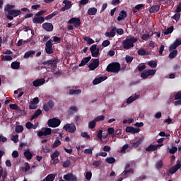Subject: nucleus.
<instances>
[{
	"label": "nucleus",
	"mask_w": 181,
	"mask_h": 181,
	"mask_svg": "<svg viewBox=\"0 0 181 181\" xmlns=\"http://www.w3.org/2000/svg\"><path fill=\"white\" fill-rule=\"evenodd\" d=\"M90 60H91V57H87L86 58H83L79 64V67H81L82 66H86V63L89 62Z\"/></svg>",
	"instance_id": "nucleus-27"
},
{
	"label": "nucleus",
	"mask_w": 181,
	"mask_h": 181,
	"mask_svg": "<svg viewBox=\"0 0 181 181\" xmlns=\"http://www.w3.org/2000/svg\"><path fill=\"white\" fill-rule=\"evenodd\" d=\"M163 144H156V145H150L146 148V152H153V151H156L159 146H163Z\"/></svg>",
	"instance_id": "nucleus-17"
},
{
	"label": "nucleus",
	"mask_w": 181,
	"mask_h": 181,
	"mask_svg": "<svg viewBox=\"0 0 181 181\" xmlns=\"http://www.w3.org/2000/svg\"><path fill=\"white\" fill-rule=\"evenodd\" d=\"M70 165H71V160H67L66 161L62 162V166L64 168H69Z\"/></svg>",
	"instance_id": "nucleus-40"
},
{
	"label": "nucleus",
	"mask_w": 181,
	"mask_h": 181,
	"mask_svg": "<svg viewBox=\"0 0 181 181\" xmlns=\"http://www.w3.org/2000/svg\"><path fill=\"white\" fill-rule=\"evenodd\" d=\"M101 164H102L101 160H97V161L93 162V166L95 168H98Z\"/></svg>",
	"instance_id": "nucleus-57"
},
{
	"label": "nucleus",
	"mask_w": 181,
	"mask_h": 181,
	"mask_svg": "<svg viewBox=\"0 0 181 181\" xmlns=\"http://www.w3.org/2000/svg\"><path fill=\"white\" fill-rule=\"evenodd\" d=\"M87 13L90 16H92L93 15H96L97 14V8H94V7L90 8H88Z\"/></svg>",
	"instance_id": "nucleus-28"
},
{
	"label": "nucleus",
	"mask_w": 181,
	"mask_h": 181,
	"mask_svg": "<svg viewBox=\"0 0 181 181\" xmlns=\"http://www.w3.org/2000/svg\"><path fill=\"white\" fill-rule=\"evenodd\" d=\"M181 45V40L177 38L173 45L169 47V52H172V50H175L176 48L179 47Z\"/></svg>",
	"instance_id": "nucleus-13"
},
{
	"label": "nucleus",
	"mask_w": 181,
	"mask_h": 181,
	"mask_svg": "<svg viewBox=\"0 0 181 181\" xmlns=\"http://www.w3.org/2000/svg\"><path fill=\"white\" fill-rule=\"evenodd\" d=\"M128 148H129V146L128 144H124L122 148L119 150V153H125V152H127V149H128Z\"/></svg>",
	"instance_id": "nucleus-36"
},
{
	"label": "nucleus",
	"mask_w": 181,
	"mask_h": 181,
	"mask_svg": "<svg viewBox=\"0 0 181 181\" xmlns=\"http://www.w3.org/2000/svg\"><path fill=\"white\" fill-rule=\"evenodd\" d=\"M168 151L170 153L174 155V153H176V152H177V147L173 146L171 148H168Z\"/></svg>",
	"instance_id": "nucleus-35"
},
{
	"label": "nucleus",
	"mask_w": 181,
	"mask_h": 181,
	"mask_svg": "<svg viewBox=\"0 0 181 181\" xmlns=\"http://www.w3.org/2000/svg\"><path fill=\"white\" fill-rule=\"evenodd\" d=\"M81 90H80V89H78V90H71L69 91V94L71 95H76V94H81Z\"/></svg>",
	"instance_id": "nucleus-43"
},
{
	"label": "nucleus",
	"mask_w": 181,
	"mask_h": 181,
	"mask_svg": "<svg viewBox=\"0 0 181 181\" xmlns=\"http://www.w3.org/2000/svg\"><path fill=\"white\" fill-rule=\"evenodd\" d=\"M64 129L67 131V132H70V134H74L76 132V126L73 124H66L64 126Z\"/></svg>",
	"instance_id": "nucleus-10"
},
{
	"label": "nucleus",
	"mask_w": 181,
	"mask_h": 181,
	"mask_svg": "<svg viewBox=\"0 0 181 181\" xmlns=\"http://www.w3.org/2000/svg\"><path fill=\"white\" fill-rule=\"evenodd\" d=\"M59 145H62V141L59 140V138H57L54 142V144L52 145V148H57V146H59Z\"/></svg>",
	"instance_id": "nucleus-42"
},
{
	"label": "nucleus",
	"mask_w": 181,
	"mask_h": 181,
	"mask_svg": "<svg viewBox=\"0 0 181 181\" xmlns=\"http://www.w3.org/2000/svg\"><path fill=\"white\" fill-rule=\"evenodd\" d=\"M49 40H52V43H53V42H55L57 43H60V37H56V36L52 37V39Z\"/></svg>",
	"instance_id": "nucleus-60"
},
{
	"label": "nucleus",
	"mask_w": 181,
	"mask_h": 181,
	"mask_svg": "<svg viewBox=\"0 0 181 181\" xmlns=\"http://www.w3.org/2000/svg\"><path fill=\"white\" fill-rule=\"evenodd\" d=\"M33 23H43V22H45V18L40 16V17H35L33 19Z\"/></svg>",
	"instance_id": "nucleus-23"
},
{
	"label": "nucleus",
	"mask_w": 181,
	"mask_h": 181,
	"mask_svg": "<svg viewBox=\"0 0 181 181\" xmlns=\"http://www.w3.org/2000/svg\"><path fill=\"white\" fill-rule=\"evenodd\" d=\"M125 60H126L127 63H131L132 62V60H134V57L127 55L125 57Z\"/></svg>",
	"instance_id": "nucleus-62"
},
{
	"label": "nucleus",
	"mask_w": 181,
	"mask_h": 181,
	"mask_svg": "<svg viewBox=\"0 0 181 181\" xmlns=\"http://www.w3.org/2000/svg\"><path fill=\"white\" fill-rule=\"evenodd\" d=\"M12 59V56L11 55H4L1 57L2 62H11Z\"/></svg>",
	"instance_id": "nucleus-32"
},
{
	"label": "nucleus",
	"mask_w": 181,
	"mask_h": 181,
	"mask_svg": "<svg viewBox=\"0 0 181 181\" xmlns=\"http://www.w3.org/2000/svg\"><path fill=\"white\" fill-rule=\"evenodd\" d=\"M144 142V137L139 138L136 142L132 144V148H138L139 145H141Z\"/></svg>",
	"instance_id": "nucleus-29"
},
{
	"label": "nucleus",
	"mask_w": 181,
	"mask_h": 181,
	"mask_svg": "<svg viewBox=\"0 0 181 181\" xmlns=\"http://www.w3.org/2000/svg\"><path fill=\"white\" fill-rule=\"evenodd\" d=\"M139 128H135L133 127H126V132H129L130 134H138L139 132Z\"/></svg>",
	"instance_id": "nucleus-19"
},
{
	"label": "nucleus",
	"mask_w": 181,
	"mask_h": 181,
	"mask_svg": "<svg viewBox=\"0 0 181 181\" xmlns=\"http://www.w3.org/2000/svg\"><path fill=\"white\" fill-rule=\"evenodd\" d=\"M163 163L162 160H159L158 162H157L156 165V169H160L163 168Z\"/></svg>",
	"instance_id": "nucleus-56"
},
{
	"label": "nucleus",
	"mask_w": 181,
	"mask_h": 181,
	"mask_svg": "<svg viewBox=\"0 0 181 181\" xmlns=\"http://www.w3.org/2000/svg\"><path fill=\"white\" fill-rule=\"evenodd\" d=\"M29 108L30 110H36V108H37V105H36V103H34L33 102H30L29 103Z\"/></svg>",
	"instance_id": "nucleus-47"
},
{
	"label": "nucleus",
	"mask_w": 181,
	"mask_h": 181,
	"mask_svg": "<svg viewBox=\"0 0 181 181\" xmlns=\"http://www.w3.org/2000/svg\"><path fill=\"white\" fill-rule=\"evenodd\" d=\"M177 55V50L175 49L170 53L169 57L170 59H175V57H176Z\"/></svg>",
	"instance_id": "nucleus-41"
},
{
	"label": "nucleus",
	"mask_w": 181,
	"mask_h": 181,
	"mask_svg": "<svg viewBox=\"0 0 181 181\" xmlns=\"http://www.w3.org/2000/svg\"><path fill=\"white\" fill-rule=\"evenodd\" d=\"M136 42H138V38H136V37L127 38L122 42L123 47L126 50H129V49L134 47V43H136Z\"/></svg>",
	"instance_id": "nucleus-2"
},
{
	"label": "nucleus",
	"mask_w": 181,
	"mask_h": 181,
	"mask_svg": "<svg viewBox=\"0 0 181 181\" xmlns=\"http://www.w3.org/2000/svg\"><path fill=\"white\" fill-rule=\"evenodd\" d=\"M116 31H117V28L112 27L111 30L110 32H106L105 35V36H107V37H114V36H115Z\"/></svg>",
	"instance_id": "nucleus-21"
},
{
	"label": "nucleus",
	"mask_w": 181,
	"mask_h": 181,
	"mask_svg": "<svg viewBox=\"0 0 181 181\" xmlns=\"http://www.w3.org/2000/svg\"><path fill=\"white\" fill-rule=\"evenodd\" d=\"M90 50L92 53L93 57H98V56H100V49L97 48L96 45H93L90 47Z\"/></svg>",
	"instance_id": "nucleus-11"
},
{
	"label": "nucleus",
	"mask_w": 181,
	"mask_h": 181,
	"mask_svg": "<svg viewBox=\"0 0 181 181\" xmlns=\"http://www.w3.org/2000/svg\"><path fill=\"white\" fill-rule=\"evenodd\" d=\"M21 67V63L18 62H14L11 63V69L13 70H18Z\"/></svg>",
	"instance_id": "nucleus-31"
},
{
	"label": "nucleus",
	"mask_w": 181,
	"mask_h": 181,
	"mask_svg": "<svg viewBox=\"0 0 181 181\" xmlns=\"http://www.w3.org/2000/svg\"><path fill=\"white\" fill-rule=\"evenodd\" d=\"M92 177H93V173H91V171L86 172L85 177L87 180H90Z\"/></svg>",
	"instance_id": "nucleus-49"
},
{
	"label": "nucleus",
	"mask_w": 181,
	"mask_h": 181,
	"mask_svg": "<svg viewBox=\"0 0 181 181\" xmlns=\"http://www.w3.org/2000/svg\"><path fill=\"white\" fill-rule=\"evenodd\" d=\"M129 173H134V170H133V168H130L129 170L125 169V170L123 171L122 175H123L124 177H127V175H128Z\"/></svg>",
	"instance_id": "nucleus-37"
},
{
	"label": "nucleus",
	"mask_w": 181,
	"mask_h": 181,
	"mask_svg": "<svg viewBox=\"0 0 181 181\" xmlns=\"http://www.w3.org/2000/svg\"><path fill=\"white\" fill-rule=\"evenodd\" d=\"M52 134V129L50 128H42L38 132V136H48V135Z\"/></svg>",
	"instance_id": "nucleus-7"
},
{
	"label": "nucleus",
	"mask_w": 181,
	"mask_h": 181,
	"mask_svg": "<svg viewBox=\"0 0 181 181\" xmlns=\"http://www.w3.org/2000/svg\"><path fill=\"white\" fill-rule=\"evenodd\" d=\"M90 1V0H81L79 1V7L81 8L84 5H87V4Z\"/></svg>",
	"instance_id": "nucleus-51"
},
{
	"label": "nucleus",
	"mask_w": 181,
	"mask_h": 181,
	"mask_svg": "<svg viewBox=\"0 0 181 181\" xmlns=\"http://www.w3.org/2000/svg\"><path fill=\"white\" fill-rule=\"evenodd\" d=\"M46 83V80L45 78L36 79L33 82V85L34 87H40V86H43Z\"/></svg>",
	"instance_id": "nucleus-16"
},
{
	"label": "nucleus",
	"mask_w": 181,
	"mask_h": 181,
	"mask_svg": "<svg viewBox=\"0 0 181 181\" xmlns=\"http://www.w3.org/2000/svg\"><path fill=\"white\" fill-rule=\"evenodd\" d=\"M174 105H181V90L178 91L175 95Z\"/></svg>",
	"instance_id": "nucleus-14"
},
{
	"label": "nucleus",
	"mask_w": 181,
	"mask_h": 181,
	"mask_svg": "<svg viewBox=\"0 0 181 181\" xmlns=\"http://www.w3.org/2000/svg\"><path fill=\"white\" fill-rule=\"evenodd\" d=\"M159 9H160V6H159V5H156L151 7L149 12L150 13H156V12L159 11Z\"/></svg>",
	"instance_id": "nucleus-24"
},
{
	"label": "nucleus",
	"mask_w": 181,
	"mask_h": 181,
	"mask_svg": "<svg viewBox=\"0 0 181 181\" xmlns=\"http://www.w3.org/2000/svg\"><path fill=\"white\" fill-rule=\"evenodd\" d=\"M24 156L26 158V159H32L33 153L30 152V150L27 149L24 151Z\"/></svg>",
	"instance_id": "nucleus-26"
},
{
	"label": "nucleus",
	"mask_w": 181,
	"mask_h": 181,
	"mask_svg": "<svg viewBox=\"0 0 181 181\" xmlns=\"http://www.w3.org/2000/svg\"><path fill=\"white\" fill-rule=\"evenodd\" d=\"M63 4L65 6L61 8L62 12H64L65 11L70 9L71 8V6H73L71 1H70L69 0H64Z\"/></svg>",
	"instance_id": "nucleus-12"
},
{
	"label": "nucleus",
	"mask_w": 181,
	"mask_h": 181,
	"mask_svg": "<svg viewBox=\"0 0 181 181\" xmlns=\"http://www.w3.org/2000/svg\"><path fill=\"white\" fill-rule=\"evenodd\" d=\"M148 64L152 69H155V67H156V66H158V64L156 63V61H150V62H148Z\"/></svg>",
	"instance_id": "nucleus-44"
},
{
	"label": "nucleus",
	"mask_w": 181,
	"mask_h": 181,
	"mask_svg": "<svg viewBox=\"0 0 181 181\" xmlns=\"http://www.w3.org/2000/svg\"><path fill=\"white\" fill-rule=\"evenodd\" d=\"M153 35V33H151V34H144L141 36V39L143 40H148L149 39V37H151V36H152Z\"/></svg>",
	"instance_id": "nucleus-48"
},
{
	"label": "nucleus",
	"mask_w": 181,
	"mask_h": 181,
	"mask_svg": "<svg viewBox=\"0 0 181 181\" xmlns=\"http://www.w3.org/2000/svg\"><path fill=\"white\" fill-rule=\"evenodd\" d=\"M83 153H85V155H93V149L91 148L85 149L83 151Z\"/></svg>",
	"instance_id": "nucleus-59"
},
{
	"label": "nucleus",
	"mask_w": 181,
	"mask_h": 181,
	"mask_svg": "<svg viewBox=\"0 0 181 181\" xmlns=\"http://www.w3.org/2000/svg\"><path fill=\"white\" fill-rule=\"evenodd\" d=\"M48 64L51 66L52 69H55L57 67V64H56V61H48L47 62Z\"/></svg>",
	"instance_id": "nucleus-46"
},
{
	"label": "nucleus",
	"mask_w": 181,
	"mask_h": 181,
	"mask_svg": "<svg viewBox=\"0 0 181 181\" xmlns=\"http://www.w3.org/2000/svg\"><path fill=\"white\" fill-rule=\"evenodd\" d=\"M11 139V141H13V142L16 144L19 141V136H18V135L12 136Z\"/></svg>",
	"instance_id": "nucleus-53"
},
{
	"label": "nucleus",
	"mask_w": 181,
	"mask_h": 181,
	"mask_svg": "<svg viewBox=\"0 0 181 181\" xmlns=\"http://www.w3.org/2000/svg\"><path fill=\"white\" fill-rule=\"evenodd\" d=\"M180 168H181V163H180V161L177 160L176 165L175 166L171 167V168H169L168 173L170 175H174Z\"/></svg>",
	"instance_id": "nucleus-5"
},
{
	"label": "nucleus",
	"mask_w": 181,
	"mask_h": 181,
	"mask_svg": "<svg viewBox=\"0 0 181 181\" xmlns=\"http://www.w3.org/2000/svg\"><path fill=\"white\" fill-rule=\"evenodd\" d=\"M137 53L139 56H145V54H146V51L144 49H140L138 50Z\"/></svg>",
	"instance_id": "nucleus-55"
},
{
	"label": "nucleus",
	"mask_w": 181,
	"mask_h": 181,
	"mask_svg": "<svg viewBox=\"0 0 181 181\" xmlns=\"http://www.w3.org/2000/svg\"><path fill=\"white\" fill-rule=\"evenodd\" d=\"M48 127L51 128H57V127H59L60 124H62V121H60L59 119L57 118H52L48 120Z\"/></svg>",
	"instance_id": "nucleus-4"
},
{
	"label": "nucleus",
	"mask_w": 181,
	"mask_h": 181,
	"mask_svg": "<svg viewBox=\"0 0 181 181\" xmlns=\"http://www.w3.org/2000/svg\"><path fill=\"white\" fill-rule=\"evenodd\" d=\"M42 114V110H37L35 114L32 116L31 119H35V118H37V117H39V115H40Z\"/></svg>",
	"instance_id": "nucleus-39"
},
{
	"label": "nucleus",
	"mask_w": 181,
	"mask_h": 181,
	"mask_svg": "<svg viewBox=\"0 0 181 181\" xmlns=\"http://www.w3.org/2000/svg\"><path fill=\"white\" fill-rule=\"evenodd\" d=\"M73 175V174H68V175H64V179L66 181H70L71 180V177Z\"/></svg>",
	"instance_id": "nucleus-63"
},
{
	"label": "nucleus",
	"mask_w": 181,
	"mask_h": 181,
	"mask_svg": "<svg viewBox=\"0 0 181 181\" xmlns=\"http://www.w3.org/2000/svg\"><path fill=\"white\" fill-rule=\"evenodd\" d=\"M102 45L103 46V47H107V46H110V41L108 40L103 41Z\"/></svg>",
	"instance_id": "nucleus-64"
},
{
	"label": "nucleus",
	"mask_w": 181,
	"mask_h": 181,
	"mask_svg": "<svg viewBox=\"0 0 181 181\" xmlns=\"http://www.w3.org/2000/svg\"><path fill=\"white\" fill-rule=\"evenodd\" d=\"M156 74V70L148 69L141 74V78H148L150 76H155Z\"/></svg>",
	"instance_id": "nucleus-8"
},
{
	"label": "nucleus",
	"mask_w": 181,
	"mask_h": 181,
	"mask_svg": "<svg viewBox=\"0 0 181 181\" xmlns=\"http://www.w3.org/2000/svg\"><path fill=\"white\" fill-rule=\"evenodd\" d=\"M88 127L90 129H93V128H95V120H93V121L90 122L88 124Z\"/></svg>",
	"instance_id": "nucleus-58"
},
{
	"label": "nucleus",
	"mask_w": 181,
	"mask_h": 181,
	"mask_svg": "<svg viewBox=\"0 0 181 181\" xmlns=\"http://www.w3.org/2000/svg\"><path fill=\"white\" fill-rule=\"evenodd\" d=\"M23 170L25 172H28V170H30V167L29 166L28 163H25V167H23Z\"/></svg>",
	"instance_id": "nucleus-61"
},
{
	"label": "nucleus",
	"mask_w": 181,
	"mask_h": 181,
	"mask_svg": "<svg viewBox=\"0 0 181 181\" xmlns=\"http://www.w3.org/2000/svg\"><path fill=\"white\" fill-rule=\"evenodd\" d=\"M54 107V102L52 100H49L47 104L44 105L45 111H49L50 109Z\"/></svg>",
	"instance_id": "nucleus-20"
},
{
	"label": "nucleus",
	"mask_w": 181,
	"mask_h": 181,
	"mask_svg": "<svg viewBox=\"0 0 181 181\" xmlns=\"http://www.w3.org/2000/svg\"><path fill=\"white\" fill-rule=\"evenodd\" d=\"M127 17V13L125 11H122L119 14V16L117 18V21H124Z\"/></svg>",
	"instance_id": "nucleus-25"
},
{
	"label": "nucleus",
	"mask_w": 181,
	"mask_h": 181,
	"mask_svg": "<svg viewBox=\"0 0 181 181\" xmlns=\"http://www.w3.org/2000/svg\"><path fill=\"white\" fill-rule=\"evenodd\" d=\"M9 107L11 110H15L16 111L19 110V106H18L16 104H10Z\"/></svg>",
	"instance_id": "nucleus-52"
},
{
	"label": "nucleus",
	"mask_w": 181,
	"mask_h": 181,
	"mask_svg": "<svg viewBox=\"0 0 181 181\" xmlns=\"http://www.w3.org/2000/svg\"><path fill=\"white\" fill-rule=\"evenodd\" d=\"M54 179H55V175H54V174L48 175L45 177L46 181H54Z\"/></svg>",
	"instance_id": "nucleus-38"
},
{
	"label": "nucleus",
	"mask_w": 181,
	"mask_h": 181,
	"mask_svg": "<svg viewBox=\"0 0 181 181\" xmlns=\"http://www.w3.org/2000/svg\"><path fill=\"white\" fill-rule=\"evenodd\" d=\"M68 23L74 25V28H78V27H80V25H81V21L78 18H72L69 21Z\"/></svg>",
	"instance_id": "nucleus-9"
},
{
	"label": "nucleus",
	"mask_w": 181,
	"mask_h": 181,
	"mask_svg": "<svg viewBox=\"0 0 181 181\" xmlns=\"http://www.w3.org/2000/svg\"><path fill=\"white\" fill-rule=\"evenodd\" d=\"M13 8H15V5L7 4L5 6L4 11L5 12H8L6 18L7 19H9V21H13V17L16 18V16H19V15L22 13L21 10H16L13 9Z\"/></svg>",
	"instance_id": "nucleus-1"
},
{
	"label": "nucleus",
	"mask_w": 181,
	"mask_h": 181,
	"mask_svg": "<svg viewBox=\"0 0 181 181\" xmlns=\"http://www.w3.org/2000/svg\"><path fill=\"white\" fill-rule=\"evenodd\" d=\"M42 28L45 30H47V32H52L53 30V24L50 23H45L42 24Z\"/></svg>",
	"instance_id": "nucleus-18"
},
{
	"label": "nucleus",
	"mask_w": 181,
	"mask_h": 181,
	"mask_svg": "<svg viewBox=\"0 0 181 181\" xmlns=\"http://www.w3.org/2000/svg\"><path fill=\"white\" fill-rule=\"evenodd\" d=\"M100 66V60L98 59H93V62L88 65L90 70H95V69Z\"/></svg>",
	"instance_id": "nucleus-15"
},
{
	"label": "nucleus",
	"mask_w": 181,
	"mask_h": 181,
	"mask_svg": "<svg viewBox=\"0 0 181 181\" xmlns=\"http://www.w3.org/2000/svg\"><path fill=\"white\" fill-rule=\"evenodd\" d=\"M109 73H118L121 70V65L118 62L110 64L107 69Z\"/></svg>",
	"instance_id": "nucleus-3"
},
{
	"label": "nucleus",
	"mask_w": 181,
	"mask_h": 181,
	"mask_svg": "<svg viewBox=\"0 0 181 181\" xmlns=\"http://www.w3.org/2000/svg\"><path fill=\"white\" fill-rule=\"evenodd\" d=\"M45 51L47 54L53 53V41L49 40L45 44Z\"/></svg>",
	"instance_id": "nucleus-6"
},
{
	"label": "nucleus",
	"mask_w": 181,
	"mask_h": 181,
	"mask_svg": "<svg viewBox=\"0 0 181 181\" xmlns=\"http://www.w3.org/2000/svg\"><path fill=\"white\" fill-rule=\"evenodd\" d=\"M136 98H138V96H131L129 97L127 100V104H131V103H133V101H135V100H136Z\"/></svg>",
	"instance_id": "nucleus-45"
},
{
	"label": "nucleus",
	"mask_w": 181,
	"mask_h": 181,
	"mask_svg": "<svg viewBox=\"0 0 181 181\" xmlns=\"http://www.w3.org/2000/svg\"><path fill=\"white\" fill-rule=\"evenodd\" d=\"M16 132L17 134H21V132H23V126L16 125Z\"/></svg>",
	"instance_id": "nucleus-34"
},
{
	"label": "nucleus",
	"mask_w": 181,
	"mask_h": 181,
	"mask_svg": "<svg viewBox=\"0 0 181 181\" xmlns=\"http://www.w3.org/2000/svg\"><path fill=\"white\" fill-rule=\"evenodd\" d=\"M173 32V26H171L168 28H167L164 32V35H169V33H172Z\"/></svg>",
	"instance_id": "nucleus-50"
},
{
	"label": "nucleus",
	"mask_w": 181,
	"mask_h": 181,
	"mask_svg": "<svg viewBox=\"0 0 181 181\" xmlns=\"http://www.w3.org/2000/svg\"><path fill=\"white\" fill-rule=\"evenodd\" d=\"M105 80H107V76H101V77L95 78L93 83L95 86L97 84H100V83H103V81H105Z\"/></svg>",
	"instance_id": "nucleus-22"
},
{
	"label": "nucleus",
	"mask_w": 181,
	"mask_h": 181,
	"mask_svg": "<svg viewBox=\"0 0 181 181\" xmlns=\"http://www.w3.org/2000/svg\"><path fill=\"white\" fill-rule=\"evenodd\" d=\"M172 19H174L175 21H176V22L179 21V20L180 19V13H175L172 17Z\"/></svg>",
	"instance_id": "nucleus-54"
},
{
	"label": "nucleus",
	"mask_w": 181,
	"mask_h": 181,
	"mask_svg": "<svg viewBox=\"0 0 181 181\" xmlns=\"http://www.w3.org/2000/svg\"><path fill=\"white\" fill-rule=\"evenodd\" d=\"M83 40L87 42L88 45H93V43H94V40L90 38V37H83Z\"/></svg>",
	"instance_id": "nucleus-33"
},
{
	"label": "nucleus",
	"mask_w": 181,
	"mask_h": 181,
	"mask_svg": "<svg viewBox=\"0 0 181 181\" xmlns=\"http://www.w3.org/2000/svg\"><path fill=\"white\" fill-rule=\"evenodd\" d=\"M35 53V52L33 50L28 51L24 54V59H29V57H32L33 56H34Z\"/></svg>",
	"instance_id": "nucleus-30"
}]
</instances>
